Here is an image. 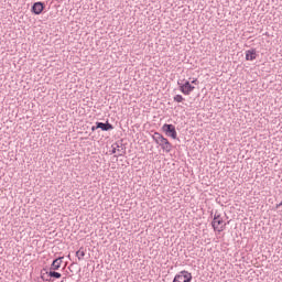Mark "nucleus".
<instances>
[{
  "mask_svg": "<svg viewBox=\"0 0 282 282\" xmlns=\"http://www.w3.org/2000/svg\"><path fill=\"white\" fill-rule=\"evenodd\" d=\"M180 86V91L184 94V96H191V93L195 90V86L191 85V82L186 80L184 84L177 82Z\"/></svg>",
  "mask_w": 282,
  "mask_h": 282,
  "instance_id": "obj_5",
  "label": "nucleus"
},
{
  "mask_svg": "<svg viewBox=\"0 0 282 282\" xmlns=\"http://www.w3.org/2000/svg\"><path fill=\"white\" fill-rule=\"evenodd\" d=\"M118 149H120V144L115 143V144L112 145L111 153H112V154L116 153V152L118 151Z\"/></svg>",
  "mask_w": 282,
  "mask_h": 282,
  "instance_id": "obj_13",
  "label": "nucleus"
},
{
  "mask_svg": "<svg viewBox=\"0 0 282 282\" xmlns=\"http://www.w3.org/2000/svg\"><path fill=\"white\" fill-rule=\"evenodd\" d=\"M73 265H76V263L73 262V263L68 267V270H70V272H72V267H73Z\"/></svg>",
  "mask_w": 282,
  "mask_h": 282,
  "instance_id": "obj_17",
  "label": "nucleus"
},
{
  "mask_svg": "<svg viewBox=\"0 0 282 282\" xmlns=\"http://www.w3.org/2000/svg\"><path fill=\"white\" fill-rule=\"evenodd\" d=\"M193 281V274L191 272L183 270L174 276L173 282H191Z\"/></svg>",
  "mask_w": 282,
  "mask_h": 282,
  "instance_id": "obj_4",
  "label": "nucleus"
},
{
  "mask_svg": "<svg viewBox=\"0 0 282 282\" xmlns=\"http://www.w3.org/2000/svg\"><path fill=\"white\" fill-rule=\"evenodd\" d=\"M281 206H282V202L280 204H276L275 208H281Z\"/></svg>",
  "mask_w": 282,
  "mask_h": 282,
  "instance_id": "obj_15",
  "label": "nucleus"
},
{
  "mask_svg": "<svg viewBox=\"0 0 282 282\" xmlns=\"http://www.w3.org/2000/svg\"><path fill=\"white\" fill-rule=\"evenodd\" d=\"M63 263V257L53 260L50 270H61V264Z\"/></svg>",
  "mask_w": 282,
  "mask_h": 282,
  "instance_id": "obj_10",
  "label": "nucleus"
},
{
  "mask_svg": "<svg viewBox=\"0 0 282 282\" xmlns=\"http://www.w3.org/2000/svg\"><path fill=\"white\" fill-rule=\"evenodd\" d=\"M152 139L159 147H161L162 151H165V153H171V151H173V144L169 142V139L164 138L162 133L154 132Z\"/></svg>",
  "mask_w": 282,
  "mask_h": 282,
  "instance_id": "obj_1",
  "label": "nucleus"
},
{
  "mask_svg": "<svg viewBox=\"0 0 282 282\" xmlns=\"http://www.w3.org/2000/svg\"><path fill=\"white\" fill-rule=\"evenodd\" d=\"M212 227L218 232H224V230H226V224H224V218H221V214H219L218 212H216L214 215Z\"/></svg>",
  "mask_w": 282,
  "mask_h": 282,
  "instance_id": "obj_2",
  "label": "nucleus"
},
{
  "mask_svg": "<svg viewBox=\"0 0 282 282\" xmlns=\"http://www.w3.org/2000/svg\"><path fill=\"white\" fill-rule=\"evenodd\" d=\"M56 1H63V0H56Z\"/></svg>",
  "mask_w": 282,
  "mask_h": 282,
  "instance_id": "obj_18",
  "label": "nucleus"
},
{
  "mask_svg": "<svg viewBox=\"0 0 282 282\" xmlns=\"http://www.w3.org/2000/svg\"><path fill=\"white\" fill-rule=\"evenodd\" d=\"M43 10H45V2H34L33 6L31 7L32 14H43Z\"/></svg>",
  "mask_w": 282,
  "mask_h": 282,
  "instance_id": "obj_7",
  "label": "nucleus"
},
{
  "mask_svg": "<svg viewBox=\"0 0 282 282\" xmlns=\"http://www.w3.org/2000/svg\"><path fill=\"white\" fill-rule=\"evenodd\" d=\"M174 102H184V97L182 95L174 96Z\"/></svg>",
  "mask_w": 282,
  "mask_h": 282,
  "instance_id": "obj_12",
  "label": "nucleus"
},
{
  "mask_svg": "<svg viewBox=\"0 0 282 282\" xmlns=\"http://www.w3.org/2000/svg\"><path fill=\"white\" fill-rule=\"evenodd\" d=\"M163 133L167 135V138H172V140H177V130L172 123H165L162 127Z\"/></svg>",
  "mask_w": 282,
  "mask_h": 282,
  "instance_id": "obj_3",
  "label": "nucleus"
},
{
  "mask_svg": "<svg viewBox=\"0 0 282 282\" xmlns=\"http://www.w3.org/2000/svg\"><path fill=\"white\" fill-rule=\"evenodd\" d=\"M246 61H257V48L246 51Z\"/></svg>",
  "mask_w": 282,
  "mask_h": 282,
  "instance_id": "obj_9",
  "label": "nucleus"
},
{
  "mask_svg": "<svg viewBox=\"0 0 282 282\" xmlns=\"http://www.w3.org/2000/svg\"><path fill=\"white\" fill-rule=\"evenodd\" d=\"M198 84H199V82L197 79L192 80V85H198Z\"/></svg>",
  "mask_w": 282,
  "mask_h": 282,
  "instance_id": "obj_14",
  "label": "nucleus"
},
{
  "mask_svg": "<svg viewBox=\"0 0 282 282\" xmlns=\"http://www.w3.org/2000/svg\"><path fill=\"white\" fill-rule=\"evenodd\" d=\"M41 274H42L43 281H50L48 279H45V274H47L51 279H61V276H62L61 273L56 272L55 270H51V269H50V271L43 269Z\"/></svg>",
  "mask_w": 282,
  "mask_h": 282,
  "instance_id": "obj_8",
  "label": "nucleus"
},
{
  "mask_svg": "<svg viewBox=\"0 0 282 282\" xmlns=\"http://www.w3.org/2000/svg\"><path fill=\"white\" fill-rule=\"evenodd\" d=\"M98 129H101V131H113V124L109 123V121H97L95 126L91 127V131H96Z\"/></svg>",
  "mask_w": 282,
  "mask_h": 282,
  "instance_id": "obj_6",
  "label": "nucleus"
},
{
  "mask_svg": "<svg viewBox=\"0 0 282 282\" xmlns=\"http://www.w3.org/2000/svg\"><path fill=\"white\" fill-rule=\"evenodd\" d=\"M76 257L78 261H83V258L85 257V248L80 247L79 250L76 251Z\"/></svg>",
  "mask_w": 282,
  "mask_h": 282,
  "instance_id": "obj_11",
  "label": "nucleus"
},
{
  "mask_svg": "<svg viewBox=\"0 0 282 282\" xmlns=\"http://www.w3.org/2000/svg\"><path fill=\"white\" fill-rule=\"evenodd\" d=\"M73 265H76V263L73 262V263L68 267V270H70V272H72V267H73Z\"/></svg>",
  "mask_w": 282,
  "mask_h": 282,
  "instance_id": "obj_16",
  "label": "nucleus"
}]
</instances>
